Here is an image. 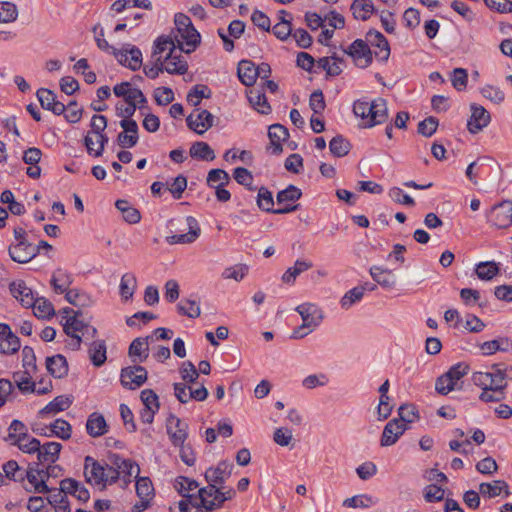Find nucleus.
Instances as JSON below:
<instances>
[{
	"instance_id": "nucleus-35",
	"label": "nucleus",
	"mask_w": 512,
	"mask_h": 512,
	"mask_svg": "<svg viewBox=\"0 0 512 512\" xmlns=\"http://www.w3.org/2000/svg\"><path fill=\"white\" fill-rule=\"evenodd\" d=\"M137 288V278L134 273L127 272L122 275L119 285V292L123 301L132 299Z\"/></svg>"
},
{
	"instance_id": "nucleus-61",
	"label": "nucleus",
	"mask_w": 512,
	"mask_h": 512,
	"mask_svg": "<svg viewBox=\"0 0 512 512\" xmlns=\"http://www.w3.org/2000/svg\"><path fill=\"white\" fill-rule=\"evenodd\" d=\"M233 177L238 184L247 187L249 190H256V187L252 186L253 175L248 169L244 167L235 168Z\"/></svg>"
},
{
	"instance_id": "nucleus-42",
	"label": "nucleus",
	"mask_w": 512,
	"mask_h": 512,
	"mask_svg": "<svg viewBox=\"0 0 512 512\" xmlns=\"http://www.w3.org/2000/svg\"><path fill=\"white\" fill-rule=\"evenodd\" d=\"M31 370L17 371L12 375L13 382L17 385L18 389L23 393L35 391V383L32 381Z\"/></svg>"
},
{
	"instance_id": "nucleus-37",
	"label": "nucleus",
	"mask_w": 512,
	"mask_h": 512,
	"mask_svg": "<svg viewBox=\"0 0 512 512\" xmlns=\"http://www.w3.org/2000/svg\"><path fill=\"white\" fill-rule=\"evenodd\" d=\"M247 97L252 107L261 114H269L271 106L263 92L258 89L252 88L248 91Z\"/></svg>"
},
{
	"instance_id": "nucleus-11",
	"label": "nucleus",
	"mask_w": 512,
	"mask_h": 512,
	"mask_svg": "<svg viewBox=\"0 0 512 512\" xmlns=\"http://www.w3.org/2000/svg\"><path fill=\"white\" fill-rule=\"evenodd\" d=\"M344 52L349 55L360 68H366L372 63V51L362 39L355 40Z\"/></svg>"
},
{
	"instance_id": "nucleus-46",
	"label": "nucleus",
	"mask_w": 512,
	"mask_h": 512,
	"mask_svg": "<svg viewBox=\"0 0 512 512\" xmlns=\"http://www.w3.org/2000/svg\"><path fill=\"white\" fill-rule=\"evenodd\" d=\"M351 145L342 135H337L332 138L329 143L330 152L335 157H343L350 151Z\"/></svg>"
},
{
	"instance_id": "nucleus-4",
	"label": "nucleus",
	"mask_w": 512,
	"mask_h": 512,
	"mask_svg": "<svg viewBox=\"0 0 512 512\" xmlns=\"http://www.w3.org/2000/svg\"><path fill=\"white\" fill-rule=\"evenodd\" d=\"M295 310L300 314L303 322L293 331L292 338L294 339L307 336L320 325L324 318L323 311L313 303H303L298 305Z\"/></svg>"
},
{
	"instance_id": "nucleus-32",
	"label": "nucleus",
	"mask_w": 512,
	"mask_h": 512,
	"mask_svg": "<svg viewBox=\"0 0 512 512\" xmlns=\"http://www.w3.org/2000/svg\"><path fill=\"white\" fill-rule=\"evenodd\" d=\"M46 368L48 372L55 378H62L68 373V364L66 358L61 354L47 357Z\"/></svg>"
},
{
	"instance_id": "nucleus-25",
	"label": "nucleus",
	"mask_w": 512,
	"mask_h": 512,
	"mask_svg": "<svg viewBox=\"0 0 512 512\" xmlns=\"http://www.w3.org/2000/svg\"><path fill=\"white\" fill-rule=\"evenodd\" d=\"M388 119L387 102L383 98H377L371 102V114H369L366 127L382 124Z\"/></svg>"
},
{
	"instance_id": "nucleus-31",
	"label": "nucleus",
	"mask_w": 512,
	"mask_h": 512,
	"mask_svg": "<svg viewBox=\"0 0 512 512\" xmlns=\"http://www.w3.org/2000/svg\"><path fill=\"white\" fill-rule=\"evenodd\" d=\"M72 282V275L62 268H58L53 272L50 281L54 291L58 294H63L64 292H66L69 289V286L72 284Z\"/></svg>"
},
{
	"instance_id": "nucleus-18",
	"label": "nucleus",
	"mask_w": 512,
	"mask_h": 512,
	"mask_svg": "<svg viewBox=\"0 0 512 512\" xmlns=\"http://www.w3.org/2000/svg\"><path fill=\"white\" fill-rule=\"evenodd\" d=\"M8 252L10 258L17 263H27L38 253L37 249L28 241L10 245Z\"/></svg>"
},
{
	"instance_id": "nucleus-29",
	"label": "nucleus",
	"mask_w": 512,
	"mask_h": 512,
	"mask_svg": "<svg viewBox=\"0 0 512 512\" xmlns=\"http://www.w3.org/2000/svg\"><path fill=\"white\" fill-rule=\"evenodd\" d=\"M289 136L287 128L281 124H273L268 129V137L272 147V153L280 154L283 151L282 142Z\"/></svg>"
},
{
	"instance_id": "nucleus-43",
	"label": "nucleus",
	"mask_w": 512,
	"mask_h": 512,
	"mask_svg": "<svg viewBox=\"0 0 512 512\" xmlns=\"http://www.w3.org/2000/svg\"><path fill=\"white\" fill-rule=\"evenodd\" d=\"M189 153L192 158L198 160L212 161L215 159L214 150L203 141L194 142L190 147Z\"/></svg>"
},
{
	"instance_id": "nucleus-57",
	"label": "nucleus",
	"mask_w": 512,
	"mask_h": 512,
	"mask_svg": "<svg viewBox=\"0 0 512 512\" xmlns=\"http://www.w3.org/2000/svg\"><path fill=\"white\" fill-rule=\"evenodd\" d=\"M257 205L261 210L273 213V195L266 187H261L258 190Z\"/></svg>"
},
{
	"instance_id": "nucleus-15",
	"label": "nucleus",
	"mask_w": 512,
	"mask_h": 512,
	"mask_svg": "<svg viewBox=\"0 0 512 512\" xmlns=\"http://www.w3.org/2000/svg\"><path fill=\"white\" fill-rule=\"evenodd\" d=\"M147 380V371L143 366L134 365L121 370V384L128 389H136Z\"/></svg>"
},
{
	"instance_id": "nucleus-56",
	"label": "nucleus",
	"mask_w": 512,
	"mask_h": 512,
	"mask_svg": "<svg viewBox=\"0 0 512 512\" xmlns=\"http://www.w3.org/2000/svg\"><path fill=\"white\" fill-rule=\"evenodd\" d=\"M376 501L369 495H356L343 501V506L348 508H368Z\"/></svg>"
},
{
	"instance_id": "nucleus-6",
	"label": "nucleus",
	"mask_w": 512,
	"mask_h": 512,
	"mask_svg": "<svg viewBox=\"0 0 512 512\" xmlns=\"http://www.w3.org/2000/svg\"><path fill=\"white\" fill-rule=\"evenodd\" d=\"M473 383L480 387L482 390L500 389L505 390L507 382L505 380V373L498 369L496 365L492 367V371H478L473 373Z\"/></svg>"
},
{
	"instance_id": "nucleus-48",
	"label": "nucleus",
	"mask_w": 512,
	"mask_h": 512,
	"mask_svg": "<svg viewBox=\"0 0 512 512\" xmlns=\"http://www.w3.org/2000/svg\"><path fill=\"white\" fill-rule=\"evenodd\" d=\"M90 359L92 363L99 367L106 361V345L104 341H95L89 349Z\"/></svg>"
},
{
	"instance_id": "nucleus-21",
	"label": "nucleus",
	"mask_w": 512,
	"mask_h": 512,
	"mask_svg": "<svg viewBox=\"0 0 512 512\" xmlns=\"http://www.w3.org/2000/svg\"><path fill=\"white\" fill-rule=\"evenodd\" d=\"M113 55L121 65L129 67L133 71L141 67L142 53L136 47H132L130 50L125 51L113 49Z\"/></svg>"
},
{
	"instance_id": "nucleus-16",
	"label": "nucleus",
	"mask_w": 512,
	"mask_h": 512,
	"mask_svg": "<svg viewBox=\"0 0 512 512\" xmlns=\"http://www.w3.org/2000/svg\"><path fill=\"white\" fill-rule=\"evenodd\" d=\"M407 429L408 426L397 418L390 420L383 429L380 445L382 447L394 445Z\"/></svg>"
},
{
	"instance_id": "nucleus-64",
	"label": "nucleus",
	"mask_w": 512,
	"mask_h": 512,
	"mask_svg": "<svg viewBox=\"0 0 512 512\" xmlns=\"http://www.w3.org/2000/svg\"><path fill=\"white\" fill-rule=\"evenodd\" d=\"M187 187V179L183 175H178L170 184H167V189L172 193L175 199H180L183 192Z\"/></svg>"
},
{
	"instance_id": "nucleus-58",
	"label": "nucleus",
	"mask_w": 512,
	"mask_h": 512,
	"mask_svg": "<svg viewBox=\"0 0 512 512\" xmlns=\"http://www.w3.org/2000/svg\"><path fill=\"white\" fill-rule=\"evenodd\" d=\"M249 267L246 264H237L231 267H227L222 272L224 279H233L235 281H241L248 274Z\"/></svg>"
},
{
	"instance_id": "nucleus-52",
	"label": "nucleus",
	"mask_w": 512,
	"mask_h": 512,
	"mask_svg": "<svg viewBox=\"0 0 512 512\" xmlns=\"http://www.w3.org/2000/svg\"><path fill=\"white\" fill-rule=\"evenodd\" d=\"M50 435L53 434L63 440L71 437V425L64 419H56L49 426Z\"/></svg>"
},
{
	"instance_id": "nucleus-60",
	"label": "nucleus",
	"mask_w": 512,
	"mask_h": 512,
	"mask_svg": "<svg viewBox=\"0 0 512 512\" xmlns=\"http://www.w3.org/2000/svg\"><path fill=\"white\" fill-rule=\"evenodd\" d=\"M481 94L484 98L495 104H500L505 99V93L499 87L493 85H485L481 88Z\"/></svg>"
},
{
	"instance_id": "nucleus-47",
	"label": "nucleus",
	"mask_w": 512,
	"mask_h": 512,
	"mask_svg": "<svg viewBox=\"0 0 512 512\" xmlns=\"http://www.w3.org/2000/svg\"><path fill=\"white\" fill-rule=\"evenodd\" d=\"M211 90L206 85H195L187 94V102L192 106H198L202 99L210 98Z\"/></svg>"
},
{
	"instance_id": "nucleus-51",
	"label": "nucleus",
	"mask_w": 512,
	"mask_h": 512,
	"mask_svg": "<svg viewBox=\"0 0 512 512\" xmlns=\"http://www.w3.org/2000/svg\"><path fill=\"white\" fill-rule=\"evenodd\" d=\"M301 195L302 192L298 187L289 185L286 189L277 193L276 200L279 205L285 203L292 204L293 202L300 199Z\"/></svg>"
},
{
	"instance_id": "nucleus-10",
	"label": "nucleus",
	"mask_w": 512,
	"mask_h": 512,
	"mask_svg": "<svg viewBox=\"0 0 512 512\" xmlns=\"http://www.w3.org/2000/svg\"><path fill=\"white\" fill-rule=\"evenodd\" d=\"M187 126L199 135L214 125V116L208 110L195 109L186 118Z\"/></svg>"
},
{
	"instance_id": "nucleus-40",
	"label": "nucleus",
	"mask_w": 512,
	"mask_h": 512,
	"mask_svg": "<svg viewBox=\"0 0 512 512\" xmlns=\"http://www.w3.org/2000/svg\"><path fill=\"white\" fill-rule=\"evenodd\" d=\"M27 427L20 420H13L7 429L4 441L10 445H16L27 433Z\"/></svg>"
},
{
	"instance_id": "nucleus-27",
	"label": "nucleus",
	"mask_w": 512,
	"mask_h": 512,
	"mask_svg": "<svg viewBox=\"0 0 512 512\" xmlns=\"http://www.w3.org/2000/svg\"><path fill=\"white\" fill-rule=\"evenodd\" d=\"M14 298L19 300L24 307L30 308L34 304V295L31 288L22 280L14 281L9 286Z\"/></svg>"
},
{
	"instance_id": "nucleus-2",
	"label": "nucleus",
	"mask_w": 512,
	"mask_h": 512,
	"mask_svg": "<svg viewBox=\"0 0 512 512\" xmlns=\"http://www.w3.org/2000/svg\"><path fill=\"white\" fill-rule=\"evenodd\" d=\"M174 24L178 35L176 40L180 52L191 53L200 44L201 36L192 24L191 19L183 13H177L174 17Z\"/></svg>"
},
{
	"instance_id": "nucleus-44",
	"label": "nucleus",
	"mask_w": 512,
	"mask_h": 512,
	"mask_svg": "<svg viewBox=\"0 0 512 512\" xmlns=\"http://www.w3.org/2000/svg\"><path fill=\"white\" fill-rule=\"evenodd\" d=\"M116 208L122 213L123 220L129 224H136L141 220L140 212L127 200H117Z\"/></svg>"
},
{
	"instance_id": "nucleus-34",
	"label": "nucleus",
	"mask_w": 512,
	"mask_h": 512,
	"mask_svg": "<svg viewBox=\"0 0 512 512\" xmlns=\"http://www.w3.org/2000/svg\"><path fill=\"white\" fill-rule=\"evenodd\" d=\"M73 402V397L68 395H60L55 397L44 408L40 410L41 415L56 414L58 412L67 410Z\"/></svg>"
},
{
	"instance_id": "nucleus-1",
	"label": "nucleus",
	"mask_w": 512,
	"mask_h": 512,
	"mask_svg": "<svg viewBox=\"0 0 512 512\" xmlns=\"http://www.w3.org/2000/svg\"><path fill=\"white\" fill-rule=\"evenodd\" d=\"M84 477L87 483L101 489L117 481V473L111 469V466L100 463L92 456H86L84 459Z\"/></svg>"
},
{
	"instance_id": "nucleus-49",
	"label": "nucleus",
	"mask_w": 512,
	"mask_h": 512,
	"mask_svg": "<svg viewBox=\"0 0 512 512\" xmlns=\"http://www.w3.org/2000/svg\"><path fill=\"white\" fill-rule=\"evenodd\" d=\"M475 271L479 279L488 281L499 273V267L493 261L480 262Z\"/></svg>"
},
{
	"instance_id": "nucleus-54",
	"label": "nucleus",
	"mask_w": 512,
	"mask_h": 512,
	"mask_svg": "<svg viewBox=\"0 0 512 512\" xmlns=\"http://www.w3.org/2000/svg\"><path fill=\"white\" fill-rule=\"evenodd\" d=\"M229 182V174L222 169H212L207 175V185L211 188L217 185L226 186Z\"/></svg>"
},
{
	"instance_id": "nucleus-22",
	"label": "nucleus",
	"mask_w": 512,
	"mask_h": 512,
	"mask_svg": "<svg viewBox=\"0 0 512 512\" xmlns=\"http://www.w3.org/2000/svg\"><path fill=\"white\" fill-rule=\"evenodd\" d=\"M62 449V445L59 442H47L43 445L40 444V449L36 451L37 459L39 466H44L45 464H53L58 458L60 451Z\"/></svg>"
},
{
	"instance_id": "nucleus-41",
	"label": "nucleus",
	"mask_w": 512,
	"mask_h": 512,
	"mask_svg": "<svg viewBox=\"0 0 512 512\" xmlns=\"http://www.w3.org/2000/svg\"><path fill=\"white\" fill-rule=\"evenodd\" d=\"M504 491L505 495H509L508 485L505 481L496 480L492 483H481L479 485V493L487 498H493L501 494Z\"/></svg>"
},
{
	"instance_id": "nucleus-3",
	"label": "nucleus",
	"mask_w": 512,
	"mask_h": 512,
	"mask_svg": "<svg viewBox=\"0 0 512 512\" xmlns=\"http://www.w3.org/2000/svg\"><path fill=\"white\" fill-rule=\"evenodd\" d=\"M235 495L236 491L232 488L222 491L221 486L208 485L198 490V496L192 504L197 509L213 511L221 508L225 501L231 500Z\"/></svg>"
},
{
	"instance_id": "nucleus-23",
	"label": "nucleus",
	"mask_w": 512,
	"mask_h": 512,
	"mask_svg": "<svg viewBox=\"0 0 512 512\" xmlns=\"http://www.w3.org/2000/svg\"><path fill=\"white\" fill-rule=\"evenodd\" d=\"M36 95L43 109L52 111L56 115L65 112V105L56 100V95L51 90L40 88Z\"/></svg>"
},
{
	"instance_id": "nucleus-36",
	"label": "nucleus",
	"mask_w": 512,
	"mask_h": 512,
	"mask_svg": "<svg viewBox=\"0 0 512 512\" xmlns=\"http://www.w3.org/2000/svg\"><path fill=\"white\" fill-rule=\"evenodd\" d=\"M239 80L245 86H252L257 79V72L253 62L249 60H242L237 68Z\"/></svg>"
},
{
	"instance_id": "nucleus-8",
	"label": "nucleus",
	"mask_w": 512,
	"mask_h": 512,
	"mask_svg": "<svg viewBox=\"0 0 512 512\" xmlns=\"http://www.w3.org/2000/svg\"><path fill=\"white\" fill-rule=\"evenodd\" d=\"M111 469L117 473V480L123 477L125 485L131 482V477L137 478L140 468L136 462L131 459H125L118 454H112L109 457Z\"/></svg>"
},
{
	"instance_id": "nucleus-45",
	"label": "nucleus",
	"mask_w": 512,
	"mask_h": 512,
	"mask_svg": "<svg viewBox=\"0 0 512 512\" xmlns=\"http://www.w3.org/2000/svg\"><path fill=\"white\" fill-rule=\"evenodd\" d=\"M177 311L179 314L193 319L199 317L201 314L199 303L192 299H182L177 304Z\"/></svg>"
},
{
	"instance_id": "nucleus-13",
	"label": "nucleus",
	"mask_w": 512,
	"mask_h": 512,
	"mask_svg": "<svg viewBox=\"0 0 512 512\" xmlns=\"http://www.w3.org/2000/svg\"><path fill=\"white\" fill-rule=\"evenodd\" d=\"M188 231L186 233L174 234L166 237V242L170 245L175 244H191L195 242L200 234L201 228L196 218L187 216L185 218Z\"/></svg>"
},
{
	"instance_id": "nucleus-30",
	"label": "nucleus",
	"mask_w": 512,
	"mask_h": 512,
	"mask_svg": "<svg viewBox=\"0 0 512 512\" xmlns=\"http://www.w3.org/2000/svg\"><path fill=\"white\" fill-rule=\"evenodd\" d=\"M369 272L373 280L383 288H392L396 284V278L392 270L380 266H372Z\"/></svg>"
},
{
	"instance_id": "nucleus-53",
	"label": "nucleus",
	"mask_w": 512,
	"mask_h": 512,
	"mask_svg": "<svg viewBox=\"0 0 512 512\" xmlns=\"http://www.w3.org/2000/svg\"><path fill=\"white\" fill-rule=\"evenodd\" d=\"M65 293V299L68 303L71 305L77 306V307H85L89 306L91 304L90 297L80 292L77 289H68Z\"/></svg>"
},
{
	"instance_id": "nucleus-7",
	"label": "nucleus",
	"mask_w": 512,
	"mask_h": 512,
	"mask_svg": "<svg viewBox=\"0 0 512 512\" xmlns=\"http://www.w3.org/2000/svg\"><path fill=\"white\" fill-rule=\"evenodd\" d=\"M63 312L66 314L73 313V315L67 317L65 323L63 324V330L67 336H84L86 333L91 334V337H94L97 333L96 328L90 327L88 324L84 323L79 317L82 315L81 311H74L71 308H64Z\"/></svg>"
},
{
	"instance_id": "nucleus-39",
	"label": "nucleus",
	"mask_w": 512,
	"mask_h": 512,
	"mask_svg": "<svg viewBox=\"0 0 512 512\" xmlns=\"http://www.w3.org/2000/svg\"><path fill=\"white\" fill-rule=\"evenodd\" d=\"M350 9L354 18L362 21L369 19L375 11L371 0H354Z\"/></svg>"
},
{
	"instance_id": "nucleus-12",
	"label": "nucleus",
	"mask_w": 512,
	"mask_h": 512,
	"mask_svg": "<svg viewBox=\"0 0 512 512\" xmlns=\"http://www.w3.org/2000/svg\"><path fill=\"white\" fill-rule=\"evenodd\" d=\"M188 423L175 415H170L166 421V431L171 443L182 445L188 438Z\"/></svg>"
},
{
	"instance_id": "nucleus-5",
	"label": "nucleus",
	"mask_w": 512,
	"mask_h": 512,
	"mask_svg": "<svg viewBox=\"0 0 512 512\" xmlns=\"http://www.w3.org/2000/svg\"><path fill=\"white\" fill-rule=\"evenodd\" d=\"M468 366L462 363L455 364L446 373L437 378L436 391L441 395H447L457 388L458 382L468 373Z\"/></svg>"
},
{
	"instance_id": "nucleus-63",
	"label": "nucleus",
	"mask_w": 512,
	"mask_h": 512,
	"mask_svg": "<svg viewBox=\"0 0 512 512\" xmlns=\"http://www.w3.org/2000/svg\"><path fill=\"white\" fill-rule=\"evenodd\" d=\"M15 446L24 453L32 454L40 449V441L26 434Z\"/></svg>"
},
{
	"instance_id": "nucleus-17",
	"label": "nucleus",
	"mask_w": 512,
	"mask_h": 512,
	"mask_svg": "<svg viewBox=\"0 0 512 512\" xmlns=\"http://www.w3.org/2000/svg\"><path fill=\"white\" fill-rule=\"evenodd\" d=\"M233 464L221 461L216 467H210L205 472L208 485L221 486L232 474Z\"/></svg>"
},
{
	"instance_id": "nucleus-19",
	"label": "nucleus",
	"mask_w": 512,
	"mask_h": 512,
	"mask_svg": "<svg viewBox=\"0 0 512 512\" xmlns=\"http://www.w3.org/2000/svg\"><path fill=\"white\" fill-rule=\"evenodd\" d=\"M471 117L467 122L469 132L476 134L485 128L490 122L489 112L477 104L471 105Z\"/></svg>"
},
{
	"instance_id": "nucleus-28",
	"label": "nucleus",
	"mask_w": 512,
	"mask_h": 512,
	"mask_svg": "<svg viewBox=\"0 0 512 512\" xmlns=\"http://www.w3.org/2000/svg\"><path fill=\"white\" fill-rule=\"evenodd\" d=\"M164 71L169 74H185L188 70L187 62L182 58L180 50L175 54H167L162 60Z\"/></svg>"
},
{
	"instance_id": "nucleus-38",
	"label": "nucleus",
	"mask_w": 512,
	"mask_h": 512,
	"mask_svg": "<svg viewBox=\"0 0 512 512\" xmlns=\"http://www.w3.org/2000/svg\"><path fill=\"white\" fill-rule=\"evenodd\" d=\"M148 338H136L129 346V356L133 362H143L148 357Z\"/></svg>"
},
{
	"instance_id": "nucleus-14",
	"label": "nucleus",
	"mask_w": 512,
	"mask_h": 512,
	"mask_svg": "<svg viewBox=\"0 0 512 512\" xmlns=\"http://www.w3.org/2000/svg\"><path fill=\"white\" fill-rule=\"evenodd\" d=\"M44 468H40L38 464L30 465L25 472L28 485L25 489L33 493H49L51 490L46 484L45 477H43Z\"/></svg>"
},
{
	"instance_id": "nucleus-50",
	"label": "nucleus",
	"mask_w": 512,
	"mask_h": 512,
	"mask_svg": "<svg viewBox=\"0 0 512 512\" xmlns=\"http://www.w3.org/2000/svg\"><path fill=\"white\" fill-rule=\"evenodd\" d=\"M31 307L38 318H49L55 314L52 303L44 298L34 299V304Z\"/></svg>"
},
{
	"instance_id": "nucleus-20",
	"label": "nucleus",
	"mask_w": 512,
	"mask_h": 512,
	"mask_svg": "<svg viewBox=\"0 0 512 512\" xmlns=\"http://www.w3.org/2000/svg\"><path fill=\"white\" fill-rule=\"evenodd\" d=\"M19 338L12 332L10 326L0 323V351L4 354H14L20 349Z\"/></svg>"
},
{
	"instance_id": "nucleus-33",
	"label": "nucleus",
	"mask_w": 512,
	"mask_h": 512,
	"mask_svg": "<svg viewBox=\"0 0 512 512\" xmlns=\"http://www.w3.org/2000/svg\"><path fill=\"white\" fill-rule=\"evenodd\" d=\"M107 423L103 415L94 412L89 415L86 422L87 433L92 437L102 436L107 432Z\"/></svg>"
},
{
	"instance_id": "nucleus-59",
	"label": "nucleus",
	"mask_w": 512,
	"mask_h": 512,
	"mask_svg": "<svg viewBox=\"0 0 512 512\" xmlns=\"http://www.w3.org/2000/svg\"><path fill=\"white\" fill-rule=\"evenodd\" d=\"M398 415V420L405 423L407 426L409 423H412L419 418L418 410L413 404L401 405L398 409Z\"/></svg>"
},
{
	"instance_id": "nucleus-55",
	"label": "nucleus",
	"mask_w": 512,
	"mask_h": 512,
	"mask_svg": "<svg viewBox=\"0 0 512 512\" xmlns=\"http://www.w3.org/2000/svg\"><path fill=\"white\" fill-rule=\"evenodd\" d=\"M366 288L365 287H354L353 289L347 291L344 296L341 298L340 304L344 309L350 308L353 304L360 301L364 295Z\"/></svg>"
},
{
	"instance_id": "nucleus-9",
	"label": "nucleus",
	"mask_w": 512,
	"mask_h": 512,
	"mask_svg": "<svg viewBox=\"0 0 512 512\" xmlns=\"http://www.w3.org/2000/svg\"><path fill=\"white\" fill-rule=\"evenodd\" d=\"M488 222L497 228H508L512 225V202L503 201L490 210Z\"/></svg>"
},
{
	"instance_id": "nucleus-26",
	"label": "nucleus",
	"mask_w": 512,
	"mask_h": 512,
	"mask_svg": "<svg viewBox=\"0 0 512 512\" xmlns=\"http://www.w3.org/2000/svg\"><path fill=\"white\" fill-rule=\"evenodd\" d=\"M61 491L64 492V494H70L76 497L83 503L87 502L90 498L88 489L73 478H66L61 481Z\"/></svg>"
},
{
	"instance_id": "nucleus-24",
	"label": "nucleus",
	"mask_w": 512,
	"mask_h": 512,
	"mask_svg": "<svg viewBox=\"0 0 512 512\" xmlns=\"http://www.w3.org/2000/svg\"><path fill=\"white\" fill-rule=\"evenodd\" d=\"M367 37L371 45L378 49L374 51L375 57L380 61H387L390 56V47L385 36L376 30H370Z\"/></svg>"
},
{
	"instance_id": "nucleus-62",
	"label": "nucleus",
	"mask_w": 512,
	"mask_h": 512,
	"mask_svg": "<svg viewBox=\"0 0 512 512\" xmlns=\"http://www.w3.org/2000/svg\"><path fill=\"white\" fill-rule=\"evenodd\" d=\"M177 47L174 40L169 36H160L155 41L154 55L169 51L168 54H175Z\"/></svg>"
}]
</instances>
